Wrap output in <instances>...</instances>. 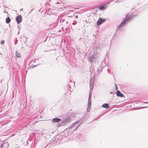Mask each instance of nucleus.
Wrapping results in <instances>:
<instances>
[{
	"label": "nucleus",
	"mask_w": 148,
	"mask_h": 148,
	"mask_svg": "<svg viewBox=\"0 0 148 148\" xmlns=\"http://www.w3.org/2000/svg\"><path fill=\"white\" fill-rule=\"evenodd\" d=\"M93 86L92 85H90V92H92L93 90Z\"/></svg>",
	"instance_id": "15"
},
{
	"label": "nucleus",
	"mask_w": 148,
	"mask_h": 148,
	"mask_svg": "<svg viewBox=\"0 0 148 148\" xmlns=\"http://www.w3.org/2000/svg\"><path fill=\"white\" fill-rule=\"evenodd\" d=\"M75 18H78V16L76 15L75 16Z\"/></svg>",
	"instance_id": "21"
},
{
	"label": "nucleus",
	"mask_w": 148,
	"mask_h": 148,
	"mask_svg": "<svg viewBox=\"0 0 148 148\" xmlns=\"http://www.w3.org/2000/svg\"><path fill=\"white\" fill-rule=\"evenodd\" d=\"M16 20L18 24L20 23L22 21V18L21 15H18L16 18Z\"/></svg>",
	"instance_id": "4"
},
{
	"label": "nucleus",
	"mask_w": 148,
	"mask_h": 148,
	"mask_svg": "<svg viewBox=\"0 0 148 148\" xmlns=\"http://www.w3.org/2000/svg\"><path fill=\"white\" fill-rule=\"evenodd\" d=\"M79 125H78L75 128H74V130H76V129L79 127Z\"/></svg>",
	"instance_id": "20"
},
{
	"label": "nucleus",
	"mask_w": 148,
	"mask_h": 148,
	"mask_svg": "<svg viewBox=\"0 0 148 148\" xmlns=\"http://www.w3.org/2000/svg\"><path fill=\"white\" fill-rule=\"evenodd\" d=\"M115 84L116 86H117V85H116V84Z\"/></svg>",
	"instance_id": "24"
},
{
	"label": "nucleus",
	"mask_w": 148,
	"mask_h": 148,
	"mask_svg": "<svg viewBox=\"0 0 148 148\" xmlns=\"http://www.w3.org/2000/svg\"><path fill=\"white\" fill-rule=\"evenodd\" d=\"M5 41L4 40H2L1 41V43L2 44H3L4 43Z\"/></svg>",
	"instance_id": "18"
},
{
	"label": "nucleus",
	"mask_w": 148,
	"mask_h": 148,
	"mask_svg": "<svg viewBox=\"0 0 148 148\" xmlns=\"http://www.w3.org/2000/svg\"><path fill=\"white\" fill-rule=\"evenodd\" d=\"M92 92H90L89 94V99L88 102V107L90 108L91 106V99L92 96Z\"/></svg>",
	"instance_id": "3"
},
{
	"label": "nucleus",
	"mask_w": 148,
	"mask_h": 148,
	"mask_svg": "<svg viewBox=\"0 0 148 148\" xmlns=\"http://www.w3.org/2000/svg\"><path fill=\"white\" fill-rule=\"evenodd\" d=\"M117 88H116V90H117Z\"/></svg>",
	"instance_id": "26"
},
{
	"label": "nucleus",
	"mask_w": 148,
	"mask_h": 148,
	"mask_svg": "<svg viewBox=\"0 0 148 148\" xmlns=\"http://www.w3.org/2000/svg\"><path fill=\"white\" fill-rule=\"evenodd\" d=\"M17 27H18V29H19V30H20V29H19V26H17Z\"/></svg>",
	"instance_id": "22"
},
{
	"label": "nucleus",
	"mask_w": 148,
	"mask_h": 148,
	"mask_svg": "<svg viewBox=\"0 0 148 148\" xmlns=\"http://www.w3.org/2000/svg\"><path fill=\"white\" fill-rule=\"evenodd\" d=\"M77 123H73L72 124V125H71L73 126V127H74Z\"/></svg>",
	"instance_id": "16"
},
{
	"label": "nucleus",
	"mask_w": 148,
	"mask_h": 148,
	"mask_svg": "<svg viewBox=\"0 0 148 148\" xmlns=\"http://www.w3.org/2000/svg\"><path fill=\"white\" fill-rule=\"evenodd\" d=\"M105 21V19H103L101 18H100L97 22V23L98 25H100L103 23V21Z\"/></svg>",
	"instance_id": "5"
},
{
	"label": "nucleus",
	"mask_w": 148,
	"mask_h": 148,
	"mask_svg": "<svg viewBox=\"0 0 148 148\" xmlns=\"http://www.w3.org/2000/svg\"><path fill=\"white\" fill-rule=\"evenodd\" d=\"M94 80L93 79H91L90 80V85H92V86H93L94 84Z\"/></svg>",
	"instance_id": "10"
},
{
	"label": "nucleus",
	"mask_w": 148,
	"mask_h": 148,
	"mask_svg": "<svg viewBox=\"0 0 148 148\" xmlns=\"http://www.w3.org/2000/svg\"><path fill=\"white\" fill-rule=\"evenodd\" d=\"M73 127V126L72 125H71L69 127V129H71V128H72Z\"/></svg>",
	"instance_id": "19"
},
{
	"label": "nucleus",
	"mask_w": 148,
	"mask_h": 148,
	"mask_svg": "<svg viewBox=\"0 0 148 148\" xmlns=\"http://www.w3.org/2000/svg\"><path fill=\"white\" fill-rule=\"evenodd\" d=\"M8 143H3L2 145V148H8Z\"/></svg>",
	"instance_id": "7"
},
{
	"label": "nucleus",
	"mask_w": 148,
	"mask_h": 148,
	"mask_svg": "<svg viewBox=\"0 0 148 148\" xmlns=\"http://www.w3.org/2000/svg\"><path fill=\"white\" fill-rule=\"evenodd\" d=\"M93 58L94 57L93 56L90 57L89 58V60L90 62H92V61Z\"/></svg>",
	"instance_id": "14"
},
{
	"label": "nucleus",
	"mask_w": 148,
	"mask_h": 148,
	"mask_svg": "<svg viewBox=\"0 0 148 148\" xmlns=\"http://www.w3.org/2000/svg\"><path fill=\"white\" fill-rule=\"evenodd\" d=\"M19 32H18V34H19Z\"/></svg>",
	"instance_id": "25"
},
{
	"label": "nucleus",
	"mask_w": 148,
	"mask_h": 148,
	"mask_svg": "<svg viewBox=\"0 0 148 148\" xmlns=\"http://www.w3.org/2000/svg\"><path fill=\"white\" fill-rule=\"evenodd\" d=\"M91 107H90V108H88H88H87V111L88 112H89L90 111V108H91Z\"/></svg>",
	"instance_id": "17"
},
{
	"label": "nucleus",
	"mask_w": 148,
	"mask_h": 148,
	"mask_svg": "<svg viewBox=\"0 0 148 148\" xmlns=\"http://www.w3.org/2000/svg\"><path fill=\"white\" fill-rule=\"evenodd\" d=\"M116 95L117 96L121 97H122L123 96V94L121 93L120 91L118 90L116 92Z\"/></svg>",
	"instance_id": "8"
},
{
	"label": "nucleus",
	"mask_w": 148,
	"mask_h": 148,
	"mask_svg": "<svg viewBox=\"0 0 148 148\" xmlns=\"http://www.w3.org/2000/svg\"><path fill=\"white\" fill-rule=\"evenodd\" d=\"M74 116H75L73 114H70L68 116H67L66 118L62 120L61 121L62 125H64L65 124H66L67 123L71 121Z\"/></svg>",
	"instance_id": "2"
},
{
	"label": "nucleus",
	"mask_w": 148,
	"mask_h": 148,
	"mask_svg": "<svg viewBox=\"0 0 148 148\" xmlns=\"http://www.w3.org/2000/svg\"><path fill=\"white\" fill-rule=\"evenodd\" d=\"M16 56L17 58H19L21 56L20 54L18 53L17 51L15 53Z\"/></svg>",
	"instance_id": "13"
},
{
	"label": "nucleus",
	"mask_w": 148,
	"mask_h": 148,
	"mask_svg": "<svg viewBox=\"0 0 148 148\" xmlns=\"http://www.w3.org/2000/svg\"><path fill=\"white\" fill-rule=\"evenodd\" d=\"M106 6L104 5H103L99 7V9L100 10H102L103 9H105Z\"/></svg>",
	"instance_id": "11"
},
{
	"label": "nucleus",
	"mask_w": 148,
	"mask_h": 148,
	"mask_svg": "<svg viewBox=\"0 0 148 148\" xmlns=\"http://www.w3.org/2000/svg\"><path fill=\"white\" fill-rule=\"evenodd\" d=\"M102 107L104 108L107 109L108 108L110 107L109 106L107 103H104L102 105Z\"/></svg>",
	"instance_id": "9"
},
{
	"label": "nucleus",
	"mask_w": 148,
	"mask_h": 148,
	"mask_svg": "<svg viewBox=\"0 0 148 148\" xmlns=\"http://www.w3.org/2000/svg\"><path fill=\"white\" fill-rule=\"evenodd\" d=\"M73 25H75V23H73Z\"/></svg>",
	"instance_id": "23"
},
{
	"label": "nucleus",
	"mask_w": 148,
	"mask_h": 148,
	"mask_svg": "<svg viewBox=\"0 0 148 148\" xmlns=\"http://www.w3.org/2000/svg\"><path fill=\"white\" fill-rule=\"evenodd\" d=\"M61 119L59 118H54L52 120V122L53 123H57L60 121Z\"/></svg>",
	"instance_id": "6"
},
{
	"label": "nucleus",
	"mask_w": 148,
	"mask_h": 148,
	"mask_svg": "<svg viewBox=\"0 0 148 148\" xmlns=\"http://www.w3.org/2000/svg\"><path fill=\"white\" fill-rule=\"evenodd\" d=\"M137 15L136 14H130L128 16H126L125 18L122 21V22L118 26V27L120 28L121 27L124 26L132 18L135 17Z\"/></svg>",
	"instance_id": "1"
},
{
	"label": "nucleus",
	"mask_w": 148,
	"mask_h": 148,
	"mask_svg": "<svg viewBox=\"0 0 148 148\" xmlns=\"http://www.w3.org/2000/svg\"><path fill=\"white\" fill-rule=\"evenodd\" d=\"M6 23H9L10 21H11V19L9 17H8L6 19Z\"/></svg>",
	"instance_id": "12"
}]
</instances>
